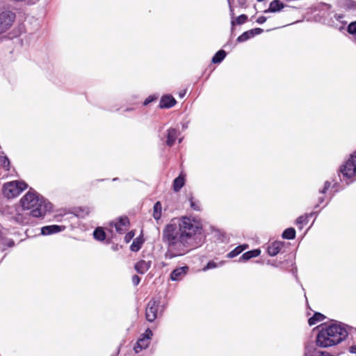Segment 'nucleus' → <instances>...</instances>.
Returning <instances> with one entry per match:
<instances>
[{
  "instance_id": "nucleus-1",
  "label": "nucleus",
  "mask_w": 356,
  "mask_h": 356,
  "mask_svg": "<svg viewBox=\"0 0 356 356\" xmlns=\"http://www.w3.org/2000/svg\"><path fill=\"white\" fill-rule=\"evenodd\" d=\"M202 229L201 222L191 216L174 218L163 230V241L167 245L165 259L184 255L192 248L194 236Z\"/></svg>"
},
{
  "instance_id": "nucleus-2",
  "label": "nucleus",
  "mask_w": 356,
  "mask_h": 356,
  "mask_svg": "<svg viewBox=\"0 0 356 356\" xmlns=\"http://www.w3.org/2000/svg\"><path fill=\"white\" fill-rule=\"evenodd\" d=\"M349 334V327L341 323L325 324L318 328L316 346L321 348L334 346L344 341Z\"/></svg>"
},
{
  "instance_id": "nucleus-3",
  "label": "nucleus",
  "mask_w": 356,
  "mask_h": 356,
  "mask_svg": "<svg viewBox=\"0 0 356 356\" xmlns=\"http://www.w3.org/2000/svg\"><path fill=\"white\" fill-rule=\"evenodd\" d=\"M338 175L341 181H345L347 184L356 177V152L339 166Z\"/></svg>"
},
{
  "instance_id": "nucleus-4",
  "label": "nucleus",
  "mask_w": 356,
  "mask_h": 356,
  "mask_svg": "<svg viewBox=\"0 0 356 356\" xmlns=\"http://www.w3.org/2000/svg\"><path fill=\"white\" fill-rule=\"evenodd\" d=\"M38 202L31 209L29 215L33 218H43L47 213L53 211V204L42 195L38 199Z\"/></svg>"
},
{
  "instance_id": "nucleus-5",
  "label": "nucleus",
  "mask_w": 356,
  "mask_h": 356,
  "mask_svg": "<svg viewBox=\"0 0 356 356\" xmlns=\"http://www.w3.org/2000/svg\"><path fill=\"white\" fill-rule=\"evenodd\" d=\"M27 187L28 185L22 181L7 182L3 185V194L8 198H13L18 196Z\"/></svg>"
},
{
  "instance_id": "nucleus-6",
  "label": "nucleus",
  "mask_w": 356,
  "mask_h": 356,
  "mask_svg": "<svg viewBox=\"0 0 356 356\" xmlns=\"http://www.w3.org/2000/svg\"><path fill=\"white\" fill-rule=\"evenodd\" d=\"M165 309L159 300L152 299L147 305L145 317L149 322H153Z\"/></svg>"
},
{
  "instance_id": "nucleus-7",
  "label": "nucleus",
  "mask_w": 356,
  "mask_h": 356,
  "mask_svg": "<svg viewBox=\"0 0 356 356\" xmlns=\"http://www.w3.org/2000/svg\"><path fill=\"white\" fill-rule=\"evenodd\" d=\"M40 194L37 191L30 189L25 195H24L19 200V204L23 211H31L33 206L38 201Z\"/></svg>"
},
{
  "instance_id": "nucleus-8",
  "label": "nucleus",
  "mask_w": 356,
  "mask_h": 356,
  "mask_svg": "<svg viewBox=\"0 0 356 356\" xmlns=\"http://www.w3.org/2000/svg\"><path fill=\"white\" fill-rule=\"evenodd\" d=\"M15 19V15L12 11L0 10V35L11 27Z\"/></svg>"
},
{
  "instance_id": "nucleus-9",
  "label": "nucleus",
  "mask_w": 356,
  "mask_h": 356,
  "mask_svg": "<svg viewBox=\"0 0 356 356\" xmlns=\"http://www.w3.org/2000/svg\"><path fill=\"white\" fill-rule=\"evenodd\" d=\"M153 335L152 332L147 329L145 332L143 333L137 341L136 345L134 347V350L136 353H138L143 349H146L149 344L150 339Z\"/></svg>"
},
{
  "instance_id": "nucleus-10",
  "label": "nucleus",
  "mask_w": 356,
  "mask_h": 356,
  "mask_svg": "<svg viewBox=\"0 0 356 356\" xmlns=\"http://www.w3.org/2000/svg\"><path fill=\"white\" fill-rule=\"evenodd\" d=\"M316 343H307L305 346L303 356H334L327 351L320 350L316 347Z\"/></svg>"
},
{
  "instance_id": "nucleus-11",
  "label": "nucleus",
  "mask_w": 356,
  "mask_h": 356,
  "mask_svg": "<svg viewBox=\"0 0 356 356\" xmlns=\"http://www.w3.org/2000/svg\"><path fill=\"white\" fill-rule=\"evenodd\" d=\"M111 226L114 227L119 234H122L129 227V220L127 217H120L115 221L111 222Z\"/></svg>"
},
{
  "instance_id": "nucleus-12",
  "label": "nucleus",
  "mask_w": 356,
  "mask_h": 356,
  "mask_svg": "<svg viewBox=\"0 0 356 356\" xmlns=\"http://www.w3.org/2000/svg\"><path fill=\"white\" fill-rule=\"evenodd\" d=\"M188 271V266H182L175 268L170 274V279L172 281H180L186 276Z\"/></svg>"
},
{
  "instance_id": "nucleus-13",
  "label": "nucleus",
  "mask_w": 356,
  "mask_h": 356,
  "mask_svg": "<svg viewBox=\"0 0 356 356\" xmlns=\"http://www.w3.org/2000/svg\"><path fill=\"white\" fill-rule=\"evenodd\" d=\"M263 32V29L260 28H255L244 32L243 34L239 35L237 38L238 42H243L246 40L253 38L254 36L261 34Z\"/></svg>"
},
{
  "instance_id": "nucleus-14",
  "label": "nucleus",
  "mask_w": 356,
  "mask_h": 356,
  "mask_svg": "<svg viewBox=\"0 0 356 356\" xmlns=\"http://www.w3.org/2000/svg\"><path fill=\"white\" fill-rule=\"evenodd\" d=\"M29 213H26L16 209L15 213L12 216V219L19 225H26L29 222Z\"/></svg>"
},
{
  "instance_id": "nucleus-15",
  "label": "nucleus",
  "mask_w": 356,
  "mask_h": 356,
  "mask_svg": "<svg viewBox=\"0 0 356 356\" xmlns=\"http://www.w3.org/2000/svg\"><path fill=\"white\" fill-rule=\"evenodd\" d=\"M65 229V226L63 225H47L44 226L41 229V233L42 235H50L56 233L60 232Z\"/></svg>"
},
{
  "instance_id": "nucleus-16",
  "label": "nucleus",
  "mask_w": 356,
  "mask_h": 356,
  "mask_svg": "<svg viewBox=\"0 0 356 356\" xmlns=\"http://www.w3.org/2000/svg\"><path fill=\"white\" fill-rule=\"evenodd\" d=\"M179 135V131L175 128H170L167 130L165 143L168 146H172Z\"/></svg>"
},
{
  "instance_id": "nucleus-17",
  "label": "nucleus",
  "mask_w": 356,
  "mask_h": 356,
  "mask_svg": "<svg viewBox=\"0 0 356 356\" xmlns=\"http://www.w3.org/2000/svg\"><path fill=\"white\" fill-rule=\"evenodd\" d=\"M176 103L175 99L172 95H163L160 100V107L161 108H169L175 106Z\"/></svg>"
},
{
  "instance_id": "nucleus-18",
  "label": "nucleus",
  "mask_w": 356,
  "mask_h": 356,
  "mask_svg": "<svg viewBox=\"0 0 356 356\" xmlns=\"http://www.w3.org/2000/svg\"><path fill=\"white\" fill-rule=\"evenodd\" d=\"M151 261L140 260L135 264V270L140 274L145 273L151 267Z\"/></svg>"
},
{
  "instance_id": "nucleus-19",
  "label": "nucleus",
  "mask_w": 356,
  "mask_h": 356,
  "mask_svg": "<svg viewBox=\"0 0 356 356\" xmlns=\"http://www.w3.org/2000/svg\"><path fill=\"white\" fill-rule=\"evenodd\" d=\"M284 8V5L280 0H273L270 3L269 8L264 10L265 13H277Z\"/></svg>"
},
{
  "instance_id": "nucleus-20",
  "label": "nucleus",
  "mask_w": 356,
  "mask_h": 356,
  "mask_svg": "<svg viewBox=\"0 0 356 356\" xmlns=\"http://www.w3.org/2000/svg\"><path fill=\"white\" fill-rule=\"evenodd\" d=\"M282 248V243L280 241H275L270 244L268 247V253L270 256L277 255Z\"/></svg>"
},
{
  "instance_id": "nucleus-21",
  "label": "nucleus",
  "mask_w": 356,
  "mask_h": 356,
  "mask_svg": "<svg viewBox=\"0 0 356 356\" xmlns=\"http://www.w3.org/2000/svg\"><path fill=\"white\" fill-rule=\"evenodd\" d=\"M260 253L261 250L259 249L246 252L239 258L238 261H248L251 258L257 257L260 254Z\"/></svg>"
},
{
  "instance_id": "nucleus-22",
  "label": "nucleus",
  "mask_w": 356,
  "mask_h": 356,
  "mask_svg": "<svg viewBox=\"0 0 356 356\" xmlns=\"http://www.w3.org/2000/svg\"><path fill=\"white\" fill-rule=\"evenodd\" d=\"M248 248V245H241L235 248L233 250L229 252L227 255L228 258H234L241 253L243 250Z\"/></svg>"
},
{
  "instance_id": "nucleus-23",
  "label": "nucleus",
  "mask_w": 356,
  "mask_h": 356,
  "mask_svg": "<svg viewBox=\"0 0 356 356\" xmlns=\"http://www.w3.org/2000/svg\"><path fill=\"white\" fill-rule=\"evenodd\" d=\"M184 185V177L180 175L173 181V189L175 191H179Z\"/></svg>"
},
{
  "instance_id": "nucleus-24",
  "label": "nucleus",
  "mask_w": 356,
  "mask_h": 356,
  "mask_svg": "<svg viewBox=\"0 0 356 356\" xmlns=\"http://www.w3.org/2000/svg\"><path fill=\"white\" fill-rule=\"evenodd\" d=\"M162 206L160 202H157L154 205L153 217L156 220H159L161 217Z\"/></svg>"
},
{
  "instance_id": "nucleus-25",
  "label": "nucleus",
  "mask_w": 356,
  "mask_h": 356,
  "mask_svg": "<svg viewBox=\"0 0 356 356\" xmlns=\"http://www.w3.org/2000/svg\"><path fill=\"white\" fill-rule=\"evenodd\" d=\"M325 318V316L321 313L316 312L314 315L309 318L308 320V323L309 325H314L316 323L322 321Z\"/></svg>"
},
{
  "instance_id": "nucleus-26",
  "label": "nucleus",
  "mask_w": 356,
  "mask_h": 356,
  "mask_svg": "<svg viewBox=\"0 0 356 356\" xmlns=\"http://www.w3.org/2000/svg\"><path fill=\"white\" fill-rule=\"evenodd\" d=\"M10 161L3 152L0 154V165L6 170L10 169Z\"/></svg>"
},
{
  "instance_id": "nucleus-27",
  "label": "nucleus",
  "mask_w": 356,
  "mask_h": 356,
  "mask_svg": "<svg viewBox=\"0 0 356 356\" xmlns=\"http://www.w3.org/2000/svg\"><path fill=\"white\" fill-rule=\"evenodd\" d=\"M226 56V52L224 50L218 51L213 57V63H220Z\"/></svg>"
},
{
  "instance_id": "nucleus-28",
  "label": "nucleus",
  "mask_w": 356,
  "mask_h": 356,
  "mask_svg": "<svg viewBox=\"0 0 356 356\" xmlns=\"http://www.w3.org/2000/svg\"><path fill=\"white\" fill-rule=\"evenodd\" d=\"M296 237V230L292 228L286 229L282 233V238L285 239H293Z\"/></svg>"
},
{
  "instance_id": "nucleus-29",
  "label": "nucleus",
  "mask_w": 356,
  "mask_h": 356,
  "mask_svg": "<svg viewBox=\"0 0 356 356\" xmlns=\"http://www.w3.org/2000/svg\"><path fill=\"white\" fill-rule=\"evenodd\" d=\"M225 264V261H221L219 263H216L213 261H209L207 264L202 268L203 271H207L210 269L216 268L222 266Z\"/></svg>"
},
{
  "instance_id": "nucleus-30",
  "label": "nucleus",
  "mask_w": 356,
  "mask_h": 356,
  "mask_svg": "<svg viewBox=\"0 0 356 356\" xmlns=\"http://www.w3.org/2000/svg\"><path fill=\"white\" fill-rule=\"evenodd\" d=\"M94 238L98 241H104L106 237V234L102 228L98 227L93 232Z\"/></svg>"
},
{
  "instance_id": "nucleus-31",
  "label": "nucleus",
  "mask_w": 356,
  "mask_h": 356,
  "mask_svg": "<svg viewBox=\"0 0 356 356\" xmlns=\"http://www.w3.org/2000/svg\"><path fill=\"white\" fill-rule=\"evenodd\" d=\"M312 213H310L309 215H303L299 216L296 221V223L297 225L300 226V229H302V226L307 224L308 222V218L309 216H312Z\"/></svg>"
},
{
  "instance_id": "nucleus-32",
  "label": "nucleus",
  "mask_w": 356,
  "mask_h": 356,
  "mask_svg": "<svg viewBox=\"0 0 356 356\" xmlns=\"http://www.w3.org/2000/svg\"><path fill=\"white\" fill-rule=\"evenodd\" d=\"M142 243L143 241L139 238H135L131 245V250L133 252H138L140 249Z\"/></svg>"
},
{
  "instance_id": "nucleus-33",
  "label": "nucleus",
  "mask_w": 356,
  "mask_h": 356,
  "mask_svg": "<svg viewBox=\"0 0 356 356\" xmlns=\"http://www.w3.org/2000/svg\"><path fill=\"white\" fill-rule=\"evenodd\" d=\"M247 19H248L247 15H241L240 16H238L236 18V21L234 19L232 20V22H231L232 26H234L235 25V24H243L246 22Z\"/></svg>"
},
{
  "instance_id": "nucleus-34",
  "label": "nucleus",
  "mask_w": 356,
  "mask_h": 356,
  "mask_svg": "<svg viewBox=\"0 0 356 356\" xmlns=\"http://www.w3.org/2000/svg\"><path fill=\"white\" fill-rule=\"evenodd\" d=\"M347 32L350 35L356 34V21L350 22L347 26Z\"/></svg>"
},
{
  "instance_id": "nucleus-35",
  "label": "nucleus",
  "mask_w": 356,
  "mask_h": 356,
  "mask_svg": "<svg viewBox=\"0 0 356 356\" xmlns=\"http://www.w3.org/2000/svg\"><path fill=\"white\" fill-rule=\"evenodd\" d=\"M190 206L191 207L195 210V211H200V205L199 202L195 201L193 197H190Z\"/></svg>"
},
{
  "instance_id": "nucleus-36",
  "label": "nucleus",
  "mask_w": 356,
  "mask_h": 356,
  "mask_svg": "<svg viewBox=\"0 0 356 356\" xmlns=\"http://www.w3.org/2000/svg\"><path fill=\"white\" fill-rule=\"evenodd\" d=\"M346 6L350 10L356 9V1L353 0H348L346 2Z\"/></svg>"
},
{
  "instance_id": "nucleus-37",
  "label": "nucleus",
  "mask_w": 356,
  "mask_h": 356,
  "mask_svg": "<svg viewBox=\"0 0 356 356\" xmlns=\"http://www.w3.org/2000/svg\"><path fill=\"white\" fill-rule=\"evenodd\" d=\"M157 98H158V96H156V95H150V96H149L148 97H147L145 99V100L144 101L143 104L145 106H147L149 103H151V102L155 101L156 99H157Z\"/></svg>"
},
{
  "instance_id": "nucleus-38",
  "label": "nucleus",
  "mask_w": 356,
  "mask_h": 356,
  "mask_svg": "<svg viewBox=\"0 0 356 356\" xmlns=\"http://www.w3.org/2000/svg\"><path fill=\"white\" fill-rule=\"evenodd\" d=\"M135 233L133 231L128 232L124 236V241L126 243H129L130 241L134 237Z\"/></svg>"
},
{
  "instance_id": "nucleus-39",
  "label": "nucleus",
  "mask_w": 356,
  "mask_h": 356,
  "mask_svg": "<svg viewBox=\"0 0 356 356\" xmlns=\"http://www.w3.org/2000/svg\"><path fill=\"white\" fill-rule=\"evenodd\" d=\"M331 183L329 181H326L324 184V187L322 190L319 191L320 193L324 194L330 187Z\"/></svg>"
},
{
  "instance_id": "nucleus-40",
  "label": "nucleus",
  "mask_w": 356,
  "mask_h": 356,
  "mask_svg": "<svg viewBox=\"0 0 356 356\" xmlns=\"http://www.w3.org/2000/svg\"><path fill=\"white\" fill-rule=\"evenodd\" d=\"M140 281V278L138 275H134L132 277V283L134 285L136 286L139 284Z\"/></svg>"
},
{
  "instance_id": "nucleus-41",
  "label": "nucleus",
  "mask_w": 356,
  "mask_h": 356,
  "mask_svg": "<svg viewBox=\"0 0 356 356\" xmlns=\"http://www.w3.org/2000/svg\"><path fill=\"white\" fill-rule=\"evenodd\" d=\"M266 19H267L266 17L260 16L259 17L257 18V22L258 24H264L266 21Z\"/></svg>"
},
{
  "instance_id": "nucleus-42",
  "label": "nucleus",
  "mask_w": 356,
  "mask_h": 356,
  "mask_svg": "<svg viewBox=\"0 0 356 356\" xmlns=\"http://www.w3.org/2000/svg\"><path fill=\"white\" fill-rule=\"evenodd\" d=\"M228 3H229V6L230 15H231V17L233 19L234 13V9L231 4L230 0H228Z\"/></svg>"
},
{
  "instance_id": "nucleus-43",
  "label": "nucleus",
  "mask_w": 356,
  "mask_h": 356,
  "mask_svg": "<svg viewBox=\"0 0 356 356\" xmlns=\"http://www.w3.org/2000/svg\"><path fill=\"white\" fill-rule=\"evenodd\" d=\"M343 17V16L342 15H340V14H336L334 15V18L338 20V21H340L342 23H345L346 24V22H343L341 21V19Z\"/></svg>"
},
{
  "instance_id": "nucleus-44",
  "label": "nucleus",
  "mask_w": 356,
  "mask_h": 356,
  "mask_svg": "<svg viewBox=\"0 0 356 356\" xmlns=\"http://www.w3.org/2000/svg\"><path fill=\"white\" fill-rule=\"evenodd\" d=\"M349 351L351 353L356 354V345L350 346L349 348Z\"/></svg>"
},
{
  "instance_id": "nucleus-45",
  "label": "nucleus",
  "mask_w": 356,
  "mask_h": 356,
  "mask_svg": "<svg viewBox=\"0 0 356 356\" xmlns=\"http://www.w3.org/2000/svg\"><path fill=\"white\" fill-rule=\"evenodd\" d=\"M239 5L244 6L246 3V0H238Z\"/></svg>"
},
{
  "instance_id": "nucleus-46",
  "label": "nucleus",
  "mask_w": 356,
  "mask_h": 356,
  "mask_svg": "<svg viewBox=\"0 0 356 356\" xmlns=\"http://www.w3.org/2000/svg\"><path fill=\"white\" fill-rule=\"evenodd\" d=\"M318 200L320 203H322L324 201V199L323 197H320Z\"/></svg>"
},
{
  "instance_id": "nucleus-47",
  "label": "nucleus",
  "mask_w": 356,
  "mask_h": 356,
  "mask_svg": "<svg viewBox=\"0 0 356 356\" xmlns=\"http://www.w3.org/2000/svg\"><path fill=\"white\" fill-rule=\"evenodd\" d=\"M8 245H9V246H13L14 245V242L10 241Z\"/></svg>"
},
{
  "instance_id": "nucleus-48",
  "label": "nucleus",
  "mask_w": 356,
  "mask_h": 356,
  "mask_svg": "<svg viewBox=\"0 0 356 356\" xmlns=\"http://www.w3.org/2000/svg\"><path fill=\"white\" fill-rule=\"evenodd\" d=\"M182 141V138L179 139V143H181Z\"/></svg>"
},
{
  "instance_id": "nucleus-49",
  "label": "nucleus",
  "mask_w": 356,
  "mask_h": 356,
  "mask_svg": "<svg viewBox=\"0 0 356 356\" xmlns=\"http://www.w3.org/2000/svg\"><path fill=\"white\" fill-rule=\"evenodd\" d=\"M183 95H184V94H183V93H181V94H180V96H181V97H183Z\"/></svg>"
}]
</instances>
